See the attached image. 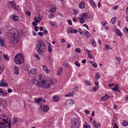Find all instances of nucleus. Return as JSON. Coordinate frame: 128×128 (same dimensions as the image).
Returning <instances> with one entry per match:
<instances>
[{
    "label": "nucleus",
    "mask_w": 128,
    "mask_h": 128,
    "mask_svg": "<svg viewBox=\"0 0 128 128\" xmlns=\"http://www.w3.org/2000/svg\"><path fill=\"white\" fill-rule=\"evenodd\" d=\"M68 24L69 25H72V21L71 20H70L68 21Z\"/></svg>",
    "instance_id": "63"
},
{
    "label": "nucleus",
    "mask_w": 128,
    "mask_h": 128,
    "mask_svg": "<svg viewBox=\"0 0 128 128\" xmlns=\"http://www.w3.org/2000/svg\"><path fill=\"white\" fill-rule=\"evenodd\" d=\"M84 83L86 85L90 86L91 84V83L90 81H88L86 80H84Z\"/></svg>",
    "instance_id": "33"
},
{
    "label": "nucleus",
    "mask_w": 128,
    "mask_h": 128,
    "mask_svg": "<svg viewBox=\"0 0 128 128\" xmlns=\"http://www.w3.org/2000/svg\"><path fill=\"white\" fill-rule=\"evenodd\" d=\"M79 7L81 9H83L85 8V4L83 2H82L79 4Z\"/></svg>",
    "instance_id": "19"
},
{
    "label": "nucleus",
    "mask_w": 128,
    "mask_h": 128,
    "mask_svg": "<svg viewBox=\"0 0 128 128\" xmlns=\"http://www.w3.org/2000/svg\"><path fill=\"white\" fill-rule=\"evenodd\" d=\"M115 85L113 84H109L108 85V86L109 87H112L113 86V85Z\"/></svg>",
    "instance_id": "62"
},
{
    "label": "nucleus",
    "mask_w": 128,
    "mask_h": 128,
    "mask_svg": "<svg viewBox=\"0 0 128 128\" xmlns=\"http://www.w3.org/2000/svg\"><path fill=\"white\" fill-rule=\"evenodd\" d=\"M7 91L8 93H10L12 92V90L11 89L9 88L8 89Z\"/></svg>",
    "instance_id": "59"
},
{
    "label": "nucleus",
    "mask_w": 128,
    "mask_h": 128,
    "mask_svg": "<svg viewBox=\"0 0 128 128\" xmlns=\"http://www.w3.org/2000/svg\"><path fill=\"white\" fill-rule=\"evenodd\" d=\"M100 76L101 75L99 73H96L95 74V78L94 79H96V80H98L99 79L100 77Z\"/></svg>",
    "instance_id": "25"
},
{
    "label": "nucleus",
    "mask_w": 128,
    "mask_h": 128,
    "mask_svg": "<svg viewBox=\"0 0 128 128\" xmlns=\"http://www.w3.org/2000/svg\"><path fill=\"white\" fill-rule=\"evenodd\" d=\"M115 31L116 32V34L118 36L121 37L122 36L121 32L118 29H116Z\"/></svg>",
    "instance_id": "20"
},
{
    "label": "nucleus",
    "mask_w": 128,
    "mask_h": 128,
    "mask_svg": "<svg viewBox=\"0 0 128 128\" xmlns=\"http://www.w3.org/2000/svg\"><path fill=\"white\" fill-rule=\"evenodd\" d=\"M42 100V98H39L36 100V102L38 103H39Z\"/></svg>",
    "instance_id": "46"
},
{
    "label": "nucleus",
    "mask_w": 128,
    "mask_h": 128,
    "mask_svg": "<svg viewBox=\"0 0 128 128\" xmlns=\"http://www.w3.org/2000/svg\"><path fill=\"white\" fill-rule=\"evenodd\" d=\"M78 32H80V34L82 35H83V33L82 32V30L81 29H79L78 30Z\"/></svg>",
    "instance_id": "60"
},
{
    "label": "nucleus",
    "mask_w": 128,
    "mask_h": 128,
    "mask_svg": "<svg viewBox=\"0 0 128 128\" xmlns=\"http://www.w3.org/2000/svg\"><path fill=\"white\" fill-rule=\"evenodd\" d=\"M114 128H118V126L117 124L116 123H114Z\"/></svg>",
    "instance_id": "58"
},
{
    "label": "nucleus",
    "mask_w": 128,
    "mask_h": 128,
    "mask_svg": "<svg viewBox=\"0 0 128 128\" xmlns=\"http://www.w3.org/2000/svg\"><path fill=\"white\" fill-rule=\"evenodd\" d=\"M116 58L118 61V64H119L120 63V61L121 59L120 57H116Z\"/></svg>",
    "instance_id": "45"
},
{
    "label": "nucleus",
    "mask_w": 128,
    "mask_h": 128,
    "mask_svg": "<svg viewBox=\"0 0 128 128\" xmlns=\"http://www.w3.org/2000/svg\"><path fill=\"white\" fill-rule=\"evenodd\" d=\"M91 41L92 42V46L94 47H95L96 46V44L95 42V40L93 39H92Z\"/></svg>",
    "instance_id": "35"
},
{
    "label": "nucleus",
    "mask_w": 128,
    "mask_h": 128,
    "mask_svg": "<svg viewBox=\"0 0 128 128\" xmlns=\"http://www.w3.org/2000/svg\"><path fill=\"white\" fill-rule=\"evenodd\" d=\"M42 18V16H40V15H39L38 16V18L36 17H35L34 20L35 22H40Z\"/></svg>",
    "instance_id": "10"
},
{
    "label": "nucleus",
    "mask_w": 128,
    "mask_h": 128,
    "mask_svg": "<svg viewBox=\"0 0 128 128\" xmlns=\"http://www.w3.org/2000/svg\"><path fill=\"white\" fill-rule=\"evenodd\" d=\"M4 40H2V39H0V45L1 46H3L4 44Z\"/></svg>",
    "instance_id": "42"
},
{
    "label": "nucleus",
    "mask_w": 128,
    "mask_h": 128,
    "mask_svg": "<svg viewBox=\"0 0 128 128\" xmlns=\"http://www.w3.org/2000/svg\"><path fill=\"white\" fill-rule=\"evenodd\" d=\"M16 122H20L22 120L21 119L18 118H16Z\"/></svg>",
    "instance_id": "53"
},
{
    "label": "nucleus",
    "mask_w": 128,
    "mask_h": 128,
    "mask_svg": "<svg viewBox=\"0 0 128 128\" xmlns=\"http://www.w3.org/2000/svg\"><path fill=\"white\" fill-rule=\"evenodd\" d=\"M112 90L116 92H117V90L118 92H120L118 88V84H116L114 88H112Z\"/></svg>",
    "instance_id": "15"
},
{
    "label": "nucleus",
    "mask_w": 128,
    "mask_h": 128,
    "mask_svg": "<svg viewBox=\"0 0 128 128\" xmlns=\"http://www.w3.org/2000/svg\"><path fill=\"white\" fill-rule=\"evenodd\" d=\"M74 95L73 93H69L68 94H66L65 95V96L66 97L67 96H73Z\"/></svg>",
    "instance_id": "40"
},
{
    "label": "nucleus",
    "mask_w": 128,
    "mask_h": 128,
    "mask_svg": "<svg viewBox=\"0 0 128 128\" xmlns=\"http://www.w3.org/2000/svg\"><path fill=\"white\" fill-rule=\"evenodd\" d=\"M86 51L87 53L88 57L91 59H92L93 58L92 56L90 54V51L87 49L86 50Z\"/></svg>",
    "instance_id": "22"
},
{
    "label": "nucleus",
    "mask_w": 128,
    "mask_h": 128,
    "mask_svg": "<svg viewBox=\"0 0 128 128\" xmlns=\"http://www.w3.org/2000/svg\"><path fill=\"white\" fill-rule=\"evenodd\" d=\"M62 67L60 68L57 74V75L58 76L60 75L61 73L62 72Z\"/></svg>",
    "instance_id": "29"
},
{
    "label": "nucleus",
    "mask_w": 128,
    "mask_h": 128,
    "mask_svg": "<svg viewBox=\"0 0 128 128\" xmlns=\"http://www.w3.org/2000/svg\"><path fill=\"white\" fill-rule=\"evenodd\" d=\"M1 94L3 96H8L9 95V94L5 91H4L2 90V91L1 93Z\"/></svg>",
    "instance_id": "28"
},
{
    "label": "nucleus",
    "mask_w": 128,
    "mask_h": 128,
    "mask_svg": "<svg viewBox=\"0 0 128 128\" xmlns=\"http://www.w3.org/2000/svg\"><path fill=\"white\" fill-rule=\"evenodd\" d=\"M52 84V82L50 81L42 80L41 82L42 86L44 88H49Z\"/></svg>",
    "instance_id": "4"
},
{
    "label": "nucleus",
    "mask_w": 128,
    "mask_h": 128,
    "mask_svg": "<svg viewBox=\"0 0 128 128\" xmlns=\"http://www.w3.org/2000/svg\"><path fill=\"white\" fill-rule=\"evenodd\" d=\"M74 103V101L72 100H66V104L68 105H72Z\"/></svg>",
    "instance_id": "9"
},
{
    "label": "nucleus",
    "mask_w": 128,
    "mask_h": 128,
    "mask_svg": "<svg viewBox=\"0 0 128 128\" xmlns=\"http://www.w3.org/2000/svg\"><path fill=\"white\" fill-rule=\"evenodd\" d=\"M122 124L124 126H126L128 125V123L127 121L126 120H124L122 122Z\"/></svg>",
    "instance_id": "31"
},
{
    "label": "nucleus",
    "mask_w": 128,
    "mask_h": 128,
    "mask_svg": "<svg viewBox=\"0 0 128 128\" xmlns=\"http://www.w3.org/2000/svg\"><path fill=\"white\" fill-rule=\"evenodd\" d=\"M26 14L28 16H30L31 13L30 12L28 11L26 12Z\"/></svg>",
    "instance_id": "47"
},
{
    "label": "nucleus",
    "mask_w": 128,
    "mask_h": 128,
    "mask_svg": "<svg viewBox=\"0 0 128 128\" xmlns=\"http://www.w3.org/2000/svg\"><path fill=\"white\" fill-rule=\"evenodd\" d=\"M72 128H78L79 126V124H71Z\"/></svg>",
    "instance_id": "26"
},
{
    "label": "nucleus",
    "mask_w": 128,
    "mask_h": 128,
    "mask_svg": "<svg viewBox=\"0 0 128 128\" xmlns=\"http://www.w3.org/2000/svg\"><path fill=\"white\" fill-rule=\"evenodd\" d=\"M63 65L66 68H68L69 66V65L68 64L66 63H64L63 64Z\"/></svg>",
    "instance_id": "50"
},
{
    "label": "nucleus",
    "mask_w": 128,
    "mask_h": 128,
    "mask_svg": "<svg viewBox=\"0 0 128 128\" xmlns=\"http://www.w3.org/2000/svg\"><path fill=\"white\" fill-rule=\"evenodd\" d=\"M9 36L12 37V42L13 44H15L18 41L20 38V32L18 30L14 31V30H10L8 32Z\"/></svg>",
    "instance_id": "1"
},
{
    "label": "nucleus",
    "mask_w": 128,
    "mask_h": 128,
    "mask_svg": "<svg viewBox=\"0 0 128 128\" xmlns=\"http://www.w3.org/2000/svg\"><path fill=\"white\" fill-rule=\"evenodd\" d=\"M14 73L16 75L18 74L19 73V68L16 65L14 66Z\"/></svg>",
    "instance_id": "18"
},
{
    "label": "nucleus",
    "mask_w": 128,
    "mask_h": 128,
    "mask_svg": "<svg viewBox=\"0 0 128 128\" xmlns=\"http://www.w3.org/2000/svg\"><path fill=\"white\" fill-rule=\"evenodd\" d=\"M117 18L116 17H114L112 18L111 20V22L113 24H114V23L116 22V21L117 20Z\"/></svg>",
    "instance_id": "27"
},
{
    "label": "nucleus",
    "mask_w": 128,
    "mask_h": 128,
    "mask_svg": "<svg viewBox=\"0 0 128 128\" xmlns=\"http://www.w3.org/2000/svg\"><path fill=\"white\" fill-rule=\"evenodd\" d=\"M89 1L90 3L93 8H94L96 7V4L93 0H89Z\"/></svg>",
    "instance_id": "16"
},
{
    "label": "nucleus",
    "mask_w": 128,
    "mask_h": 128,
    "mask_svg": "<svg viewBox=\"0 0 128 128\" xmlns=\"http://www.w3.org/2000/svg\"><path fill=\"white\" fill-rule=\"evenodd\" d=\"M0 105L3 108L6 107L7 106L6 102L4 100H3L0 103Z\"/></svg>",
    "instance_id": "11"
},
{
    "label": "nucleus",
    "mask_w": 128,
    "mask_h": 128,
    "mask_svg": "<svg viewBox=\"0 0 128 128\" xmlns=\"http://www.w3.org/2000/svg\"><path fill=\"white\" fill-rule=\"evenodd\" d=\"M109 98V96L107 94H106L104 96L102 97L101 100L102 101H105Z\"/></svg>",
    "instance_id": "14"
},
{
    "label": "nucleus",
    "mask_w": 128,
    "mask_h": 128,
    "mask_svg": "<svg viewBox=\"0 0 128 128\" xmlns=\"http://www.w3.org/2000/svg\"><path fill=\"white\" fill-rule=\"evenodd\" d=\"M36 48L37 51L39 54H43L44 50L45 48V47L42 41L40 40L39 41L38 44L37 45Z\"/></svg>",
    "instance_id": "3"
},
{
    "label": "nucleus",
    "mask_w": 128,
    "mask_h": 128,
    "mask_svg": "<svg viewBox=\"0 0 128 128\" xmlns=\"http://www.w3.org/2000/svg\"><path fill=\"white\" fill-rule=\"evenodd\" d=\"M50 24L55 28H56L57 27L56 24L54 22H50Z\"/></svg>",
    "instance_id": "34"
},
{
    "label": "nucleus",
    "mask_w": 128,
    "mask_h": 128,
    "mask_svg": "<svg viewBox=\"0 0 128 128\" xmlns=\"http://www.w3.org/2000/svg\"><path fill=\"white\" fill-rule=\"evenodd\" d=\"M30 72L32 74H35L36 73V69L34 68L31 70Z\"/></svg>",
    "instance_id": "36"
},
{
    "label": "nucleus",
    "mask_w": 128,
    "mask_h": 128,
    "mask_svg": "<svg viewBox=\"0 0 128 128\" xmlns=\"http://www.w3.org/2000/svg\"><path fill=\"white\" fill-rule=\"evenodd\" d=\"M14 62L17 64H22L24 61V57L22 54L18 53L16 54L14 57Z\"/></svg>",
    "instance_id": "2"
},
{
    "label": "nucleus",
    "mask_w": 128,
    "mask_h": 128,
    "mask_svg": "<svg viewBox=\"0 0 128 128\" xmlns=\"http://www.w3.org/2000/svg\"><path fill=\"white\" fill-rule=\"evenodd\" d=\"M2 121L4 123H8V122L7 120L4 119L2 118Z\"/></svg>",
    "instance_id": "55"
},
{
    "label": "nucleus",
    "mask_w": 128,
    "mask_h": 128,
    "mask_svg": "<svg viewBox=\"0 0 128 128\" xmlns=\"http://www.w3.org/2000/svg\"><path fill=\"white\" fill-rule=\"evenodd\" d=\"M44 110L45 112H48L49 110V106H48L47 105L44 106H43Z\"/></svg>",
    "instance_id": "24"
},
{
    "label": "nucleus",
    "mask_w": 128,
    "mask_h": 128,
    "mask_svg": "<svg viewBox=\"0 0 128 128\" xmlns=\"http://www.w3.org/2000/svg\"><path fill=\"white\" fill-rule=\"evenodd\" d=\"M47 42L48 44V51L50 53H51L52 52V48L51 46V44L50 43H48V42Z\"/></svg>",
    "instance_id": "17"
},
{
    "label": "nucleus",
    "mask_w": 128,
    "mask_h": 128,
    "mask_svg": "<svg viewBox=\"0 0 128 128\" xmlns=\"http://www.w3.org/2000/svg\"><path fill=\"white\" fill-rule=\"evenodd\" d=\"M99 88V86H95L93 88L92 90L94 92H95Z\"/></svg>",
    "instance_id": "39"
},
{
    "label": "nucleus",
    "mask_w": 128,
    "mask_h": 128,
    "mask_svg": "<svg viewBox=\"0 0 128 128\" xmlns=\"http://www.w3.org/2000/svg\"><path fill=\"white\" fill-rule=\"evenodd\" d=\"M43 32L45 34H46L48 32V31L45 29H44L43 30Z\"/></svg>",
    "instance_id": "64"
},
{
    "label": "nucleus",
    "mask_w": 128,
    "mask_h": 128,
    "mask_svg": "<svg viewBox=\"0 0 128 128\" xmlns=\"http://www.w3.org/2000/svg\"><path fill=\"white\" fill-rule=\"evenodd\" d=\"M79 120L77 118H72V119L71 121V124H79Z\"/></svg>",
    "instance_id": "7"
},
{
    "label": "nucleus",
    "mask_w": 128,
    "mask_h": 128,
    "mask_svg": "<svg viewBox=\"0 0 128 128\" xmlns=\"http://www.w3.org/2000/svg\"><path fill=\"white\" fill-rule=\"evenodd\" d=\"M13 124H15L16 122V118H13Z\"/></svg>",
    "instance_id": "56"
},
{
    "label": "nucleus",
    "mask_w": 128,
    "mask_h": 128,
    "mask_svg": "<svg viewBox=\"0 0 128 128\" xmlns=\"http://www.w3.org/2000/svg\"><path fill=\"white\" fill-rule=\"evenodd\" d=\"M34 55L38 60H40V58L38 55L36 54H34Z\"/></svg>",
    "instance_id": "43"
},
{
    "label": "nucleus",
    "mask_w": 128,
    "mask_h": 128,
    "mask_svg": "<svg viewBox=\"0 0 128 128\" xmlns=\"http://www.w3.org/2000/svg\"><path fill=\"white\" fill-rule=\"evenodd\" d=\"M54 16V15L52 14H50L48 16V17L50 18H52Z\"/></svg>",
    "instance_id": "54"
},
{
    "label": "nucleus",
    "mask_w": 128,
    "mask_h": 128,
    "mask_svg": "<svg viewBox=\"0 0 128 128\" xmlns=\"http://www.w3.org/2000/svg\"><path fill=\"white\" fill-rule=\"evenodd\" d=\"M88 16V14L86 13H84L80 15V17L79 18L80 23L81 24L84 23L85 20L84 19H86Z\"/></svg>",
    "instance_id": "5"
},
{
    "label": "nucleus",
    "mask_w": 128,
    "mask_h": 128,
    "mask_svg": "<svg viewBox=\"0 0 128 128\" xmlns=\"http://www.w3.org/2000/svg\"><path fill=\"white\" fill-rule=\"evenodd\" d=\"M38 34L40 36H43L44 35L43 33L41 32H38Z\"/></svg>",
    "instance_id": "52"
},
{
    "label": "nucleus",
    "mask_w": 128,
    "mask_h": 128,
    "mask_svg": "<svg viewBox=\"0 0 128 128\" xmlns=\"http://www.w3.org/2000/svg\"><path fill=\"white\" fill-rule=\"evenodd\" d=\"M56 11V9L54 8H52L50 10V12H52L53 13L55 12Z\"/></svg>",
    "instance_id": "48"
},
{
    "label": "nucleus",
    "mask_w": 128,
    "mask_h": 128,
    "mask_svg": "<svg viewBox=\"0 0 128 128\" xmlns=\"http://www.w3.org/2000/svg\"><path fill=\"white\" fill-rule=\"evenodd\" d=\"M3 57L4 59L6 60V61H8L9 59V58L7 54H4Z\"/></svg>",
    "instance_id": "30"
},
{
    "label": "nucleus",
    "mask_w": 128,
    "mask_h": 128,
    "mask_svg": "<svg viewBox=\"0 0 128 128\" xmlns=\"http://www.w3.org/2000/svg\"><path fill=\"white\" fill-rule=\"evenodd\" d=\"M8 84L6 82L5 80L4 79H2L0 82V86L7 87L8 86Z\"/></svg>",
    "instance_id": "8"
},
{
    "label": "nucleus",
    "mask_w": 128,
    "mask_h": 128,
    "mask_svg": "<svg viewBox=\"0 0 128 128\" xmlns=\"http://www.w3.org/2000/svg\"><path fill=\"white\" fill-rule=\"evenodd\" d=\"M53 98L54 102H58L59 99V97L58 96H54Z\"/></svg>",
    "instance_id": "21"
},
{
    "label": "nucleus",
    "mask_w": 128,
    "mask_h": 128,
    "mask_svg": "<svg viewBox=\"0 0 128 128\" xmlns=\"http://www.w3.org/2000/svg\"><path fill=\"white\" fill-rule=\"evenodd\" d=\"M11 18L12 20H13L14 21H16L18 20V17L16 15L14 14L11 16Z\"/></svg>",
    "instance_id": "13"
},
{
    "label": "nucleus",
    "mask_w": 128,
    "mask_h": 128,
    "mask_svg": "<svg viewBox=\"0 0 128 128\" xmlns=\"http://www.w3.org/2000/svg\"><path fill=\"white\" fill-rule=\"evenodd\" d=\"M92 65L94 68H96L97 67V64L96 63L92 64Z\"/></svg>",
    "instance_id": "49"
},
{
    "label": "nucleus",
    "mask_w": 128,
    "mask_h": 128,
    "mask_svg": "<svg viewBox=\"0 0 128 128\" xmlns=\"http://www.w3.org/2000/svg\"><path fill=\"white\" fill-rule=\"evenodd\" d=\"M73 30L74 29L72 28H69L68 31V33H73Z\"/></svg>",
    "instance_id": "38"
},
{
    "label": "nucleus",
    "mask_w": 128,
    "mask_h": 128,
    "mask_svg": "<svg viewBox=\"0 0 128 128\" xmlns=\"http://www.w3.org/2000/svg\"><path fill=\"white\" fill-rule=\"evenodd\" d=\"M75 64L78 67H79L80 66V63L77 61H75Z\"/></svg>",
    "instance_id": "44"
},
{
    "label": "nucleus",
    "mask_w": 128,
    "mask_h": 128,
    "mask_svg": "<svg viewBox=\"0 0 128 128\" xmlns=\"http://www.w3.org/2000/svg\"><path fill=\"white\" fill-rule=\"evenodd\" d=\"M9 3L12 6V8L15 10H16L17 8L16 7V4L15 2L14 1L12 2H10Z\"/></svg>",
    "instance_id": "12"
},
{
    "label": "nucleus",
    "mask_w": 128,
    "mask_h": 128,
    "mask_svg": "<svg viewBox=\"0 0 128 128\" xmlns=\"http://www.w3.org/2000/svg\"><path fill=\"white\" fill-rule=\"evenodd\" d=\"M32 24L34 26H36L37 24L36 22H32Z\"/></svg>",
    "instance_id": "61"
},
{
    "label": "nucleus",
    "mask_w": 128,
    "mask_h": 128,
    "mask_svg": "<svg viewBox=\"0 0 128 128\" xmlns=\"http://www.w3.org/2000/svg\"><path fill=\"white\" fill-rule=\"evenodd\" d=\"M42 66L43 67V70H44V71L46 73H48V69L47 67L45 66Z\"/></svg>",
    "instance_id": "32"
},
{
    "label": "nucleus",
    "mask_w": 128,
    "mask_h": 128,
    "mask_svg": "<svg viewBox=\"0 0 128 128\" xmlns=\"http://www.w3.org/2000/svg\"><path fill=\"white\" fill-rule=\"evenodd\" d=\"M75 51L76 52L78 53H80L81 52V50L79 48H76L75 49Z\"/></svg>",
    "instance_id": "41"
},
{
    "label": "nucleus",
    "mask_w": 128,
    "mask_h": 128,
    "mask_svg": "<svg viewBox=\"0 0 128 128\" xmlns=\"http://www.w3.org/2000/svg\"><path fill=\"white\" fill-rule=\"evenodd\" d=\"M105 48L106 49H108V50H109L110 49H111L109 47V46L107 44H106L105 45Z\"/></svg>",
    "instance_id": "51"
},
{
    "label": "nucleus",
    "mask_w": 128,
    "mask_h": 128,
    "mask_svg": "<svg viewBox=\"0 0 128 128\" xmlns=\"http://www.w3.org/2000/svg\"><path fill=\"white\" fill-rule=\"evenodd\" d=\"M85 36L88 38H89L91 36V34L88 31L85 30Z\"/></svg>",
    "instance_id": "23"
},
{
    "label": "nucleus",
    "mask_w": 128,
    "mask_h": 128,
    "mask_svg": "<svg viewBox=\"0 0 128 128\" xmlns=\"http://www.w3.org/2000/svg\"><path fill=\"white\" fill-rule=\"evenodd\" d=\"M36 32H37L38 30V26H35L34 28Z\"/></svg>",
    "instance_id": "57"
},
{
    "label": "nucleus",
    "mask_w": 128,
    "mask_h": 128,
    "mask_svg": "<svg viewBox=\"0 0 128 128\" xmlns=\"http://www.w3.org/2000/svg\"><path fill=\"white\" fill-rule=\"evenodd\" d=\"M38 78H39V79L38 80H34L33 82V83L34 84H35L39 87L42 86L41 82H39L40 80L41 79L42 76L40 75L38 76Z\"/></svg>",
    "instance_id": "6"
},
{
    "label": "nucleus",
    "mask_w": 128,
    "mask_h": 128,
    "mask_svg": "<svg viewBox=\"0 0 128 128\" xmlns=\"http://www.w3.org/2000/svg\"><path fill=\"white\" fill-rule=\"evenodd\" d=\"M84 128H91L90 126L88 125V124L86 122H85L84 126Z\"/></svg>",
    "instance_id": "37"
}]
</instances>
